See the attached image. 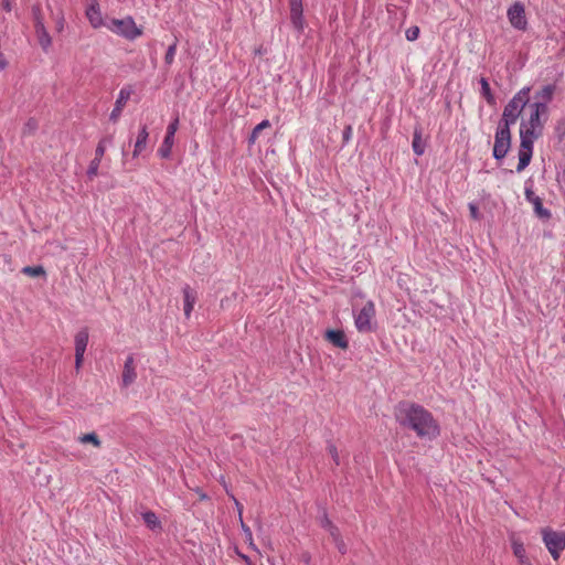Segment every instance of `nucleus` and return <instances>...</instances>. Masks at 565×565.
Returning <instances> with one entry per match:
<instances>
[{
	"mask_svg": "<svg viewBox=\"0 0 565 565\" xmlns=\"http://www.w3.org/2000/svg\"><path fill=\"white\" fill-rule=\"evenodd\" d=\"M394 415L402 427L415 431L418 438L433 440L440 434V427L433 414L419 404L399 402Z\"/></svg>",
	"mask_w": 565,
	"mask_h": 565,
	"instance_id": "1",
	"label": "nucleus"
},
{
	"mask_svg": "<svg viewBox=\"0 0 565 565\" xmlns=\"http://www.w3.org/2000/svg\"><path fill=\"white\" fill-rule=\"evenodd\" d=\"M530 87H523L519 90L512 99L505 105L502 114V118L499 121V126L511 128L520 117L522 110L529 103Z\"/></svg>",
	"mask_w": 565,
	"mask_h": 565,
	"instance_id": "2",
	"label": "nucleus"
},
{
	"mask_svg": "<svg viewBox=\"0 0 565 565\" xmlns=\"http://www.w3.org/2000/svg\"><path fill=\"white\" fill-rule=\"evenodd\" d=\"M539 136L540 134H533L532 129H525L524 121L521 122L518 172L523 171L530 164L533 154V143Z\"/></svg>",
	"mask_w": 565,
	"mask_h": 565,
	"instance_id": "3",
	"label": "nucleus"
},
{
	"mask_svg": "<svg viewBox=\"0 0 565 565\" xmlns=\"http://www.w3.org/2000/svg\"><path fill=\"white\" fill-rule=\"evenodd\" d=\"M107 26L111 32L130 41L142 34V30L136 25L131 17L113 19Z\"/></svg>",
	"mask_w": 565,
	"mask_h": 565,
	"instance_id": "4",
	"label": "nucleus"
},
{
	"mask_svg": "<svg viewBox=\"0 0 565 565\" xmlns=\"http://www.w3.org/2000/svg\"><path fill=\"white\" fill-rule=\"evenodd\" d=\"M542 539L553 559L557 561L565 548V532L546 527L542 530Z\"/></svg>",
	"mask_w": 565,
	"mask_h": 565,
	"instance_id": "5",
	"label": "nucleus"
},
{
	"mask_svg": "<svg viewBox=\"0 0 565 565\" xmlns=\"http://www.w3.org/2000/svg\"><path fill=\"white\" fill-rule=\"evenodd\" d=\"M375 305L372 300L364 303L361 310L354 316V323L359 332L369 333L374 331Z\"/></svg>",
	"mask_w": 565,
	"mask_h": 565,
	"instance_id": "6",
	"label": "nucleus"
},
{
	"mask_svg": "<svg viewBox=\"0 0 565 565\" xmlns=\"http://www.w3.org/2000/svg\"><path fill=\"white\" fill-rule=\"evenodd\" d=\"M511 129L498 125L492 152L495 160H502L508 154L511 148Z\"/></svg>",
	"mask_w": 565,
	"mask_h": 565,
	"instance_id": "7",
	"label": "nucleus"
},
{
	"mask_svg": "<svg viewBox=\"0 0 565 565\" xmlns=\"http://www.w3.org/2000/svg\"><path fill=\"white\" fill-rule=\"evenodd\" d=\"M508 19L511 25L518 30L524 31L527 26V21L525 18V9L521 2L513 3L508 9Z\"/></svg>",
	"mask_w": 565,
	"mask_h": 565,
	"instance_id": "8",
	"label": "nucleus"
},
{
	"mask_svg": "<svg viewBox=\"0 0 565 565\" xmlns=\"http://www.w3.org/2000/svg\"><path fill=\"white\" fill-rule=\"evenodd\" d=\"M530 107L531 114L527 122H525V129H532L533 134H541L542 124L540 116L542 113L547 111V106H544V103H533Z\"/></svg>",
	"mask_w": 565,
	"mask_h": 565,
	"instance_id": "9",
	"label": "nucleus"
},
{
	"mask_svg": "<svg viewBox=\"0 0 565 565\" xmlns=\"http://www.w3.org/2000/svg\"><path fill=\"white\" fill-rule=\"evenodd\" d=\"M178 126H179V119L175 118L173 121H171L169 124V126L167 128V132H166L163 142L160 146V148L158 149V154L163 159L169 158L171 154V149H172V146L174 142V135H175V131L178 130Z\"/></svg>",
	"mask_w": 565,
	"mask_h": 565,
	"instance_id": "10",
	"label": "nucleus"
},
{
	"mask_svg": "<svg viewBox=\"0 0 565 565\" xmlns=\"http://www.w3.org/2000/svg\"><path fill=\"white\" fill-rule=\"evenodd\" d=\"M88 338V330L86 328L79 330L75 335V367L77 370L82 366Z\"/></svg>",
	"mask_w": 565,
	"mask_h": 565,
	"instance_id": "11",
	"label": "nucleus"
},
{
	"mask_svg": "<svg viewBox=\"0 0 565 565\" xmlns=\"http://www.w3.org/2000/svg\"><path fill=\"white\" fill-rule=\"evenodd\" d=\"M132 93H134V89L131 86H126L120 89L118 97L115 102V107L109 115L110 121L116 122L119 119V117L122 113V109L125 108V106H126L127 102L129 100Z\"/></svg>",
	"mask_w": 565,
	"mask_h": 565,
	"instance_id": "12",
	"label": "nucleus"
},
{
	"mask_svg": "<svg viewBox=\"0 0 565 565\" xmlns=\"http://www.w3.org/2000/svg\"><path fill=\"white\" fill-rule=\"evenodd\" d=\"M290 7V21L292 26L302 32L305 29L302 0H289Z\"/></svg>",
	"mask_w": 565,
	"mask_h": 565,
	"instance_id": "13",
	"label": "nucleus"
},
{
	"mask_svg": "<svg viewBox=\"0 0 565 565\" xmlns=\"http://www.w3.org/2000/svg\"><path fill=\"white\" fill-rule=\"evenodd\" d=\"M324 339L335 348L343 350L349 348V341L343 330L328 329Z\"/></svg>",
	"mask_w": 565,
	"mask_h": 565,
	"instance_id": "14",
	"label": "nucleus"
},
{
	"mask_svg": "<svg viewBox=\"0 0 565 565\" xmlns=\"http://www.w3.org/2000/svg\"><path fill=\"white\" fill-rule=\"evenodd\" d=\"M525 198L530 203L533 204L534 211L537 216L545 220L551 218V212L543 206L542 200L537 195H535V193L530 188L525 189Z\"/></svg>",
	"mask_w": 565,
	"mask_h": 565,
	"instance_id": "15",
	"label": "nucleus"
},
{
	"mask_svg": "<svg viewBox=\"0 0 565 565\" xmlns=\"http://www.w3.org/2000/svg\"><path fill=\"white\" fill-rule=\"evenodd\" d=\"M137 379V372H136V365H135V359L134 355H128L122 370V386L128 387L131 385L135 380Z\"/></svg>",
	"mask_w": 565,
	"mask_h": 565,
	"instance_id": "16",
	"label": "nucleus"
},
{
	"mask_svg": "<svg viewBox=\"0 0 565 565\" xmlns=\"http://www.w3.org/2000/svg\"><path fill=\"white\" fill-rule=\"evenodd\" d=\"M183 291V310L184 316L189 318L193 310V307L196 302V291L192 289L189 285H185L182 289Z\"/></svg>",
	"mask_w": 565,
	"mask_h": 565,
	"instance_id": "17",
	"label": "nucleus"
},
{
	"mask_svg": "<svg viewBox=\"0 0 565 565\" xmlns=\"http://www.w3.org/2000/svg\"><path fill=\"white\" fill-rule=\"evenodd\" d=\"M86 17L92 24L93 28L97 29L103 24V18L99 10V4L97 0H94V3H92L87 10H86Z\"/></svg>",
	"mask_w": 565,
	"mask_h": 565,
	"instance_id": "18",
	"label": "nucleus"
},
{
	"mask_svg": "<svg viewBox=\"0 0 565 565\" xmlns=\"http://www.w3.org/2000/svg\"><path fill=\"white\" fill-rule=\"evenodd\" d=\"M34 29L39 44L44 51H47L52 44V39L44 26V22H39L38 25L34 26Z\"/></svg>",
	"mask_w": 565,
	"mask_h": 565,
	"instance_id": "19",
	"label": "nucleus"
},
{
	"mask_svg": "<svg viewBox=\"0 0 565 565\" xmlns=\"http://www.w3.org/2000/svg\"><path fill=\"white\" fill-rule=\"evenodd\" d=\"M556 86L554 84L545 85L541 90L536 92L535 98L539 99L536 103H544L547 106L553 98Z\"/></svg>",
	"mask_w": 565,
	"mask_h": 565,
	"instance_id": "20",
	"label": "nucleus"
},
{
	"mask_svg": "<svg viewBox=\"0 0 565 565\" xmlns=\"http://www.w3.org/2000/svg\"><path fill=\"white\" fill-rule=\"evenodd\" d=\"M422 132H423V129H422V127L418 126L415 128L414 135H413L412 147H413V151L417 156H422L425 152V143L422 139Z\"/></svg>",
	"mask_w": 565,
	"mask_h": 565,
	"instance_id": "21",
	"label": "nucleus"
},
{
	"mask_svg": "<svg viewBox=\"0 0 565 565\" xmlns=\"http://www.w3.org/2000/svg\"><path fill=\"white\" fill-rule=\"evenodd\" d=\"M149 134L147 125H143L138 134L135 149H134V157H137L146 147L147 140H148Z\"/></svg>",
	"mask_w": 565,
	"mask_h": 565,
	"instance_id": "22",
	"label": "nucleus"
},
{
	"mask_svg": "<svg viewBox=\"0 0 565 565\" xmlns=\"http://www.w3.org/2000/svg\"><path fill=\"white\" fill-rule=\"evenodd\" d=\"M142 520L146 523V525L152 531L161 529V522L158 519L157 514L152 511H147L142 513Z\"/></svg>",
	"mask_w": 565,
	"mask_h": 565,
	"instance_id": "23",
	"label": "nucleus"
},
{
	"mask_svg": "<svg viewBox=\"0 0 565 565\" xmlns=\"http://www.w3.org/2000/svg\"><path fill=\"white\" fill-rule=\"evenodd\" d=\"M480 85H481V95L484 97L487 103L491 106L495 105V97L491 92V88H490V85H489L487 78L481 77Z\"/></svg>",
	"mask_w": 565,
	"mask_h": 565,
	"instance_id": "24",
	"label": "nucleus"
},
{
	"mask_svg": "<svg viewBox=\"0 0 565 565\" xmlns=\"http://www.w3.org/2000/svg\"><path fill=\"white\" fill-rule=\"evenodd\" d=\"M270 126H271V124L267 119H265V120L260 121L258 125H256L254 127V129L252 130V134L248 137V143L254 145L255 141L257 140L260 131H263L265 128H269Z\"/></svg>",
	"mask_w": 565,
	"mask_h": 565,
	"instance_id": "25",
	"label": "nucleus"
},
{
	"mask_svg": "<svg viewBox=\"0 0 565 565\" xmlns=\"http://www.w3.org/2000/svg\"><path fill=\"white\" fill-rule=\"evenodd\" d=\"M24 275L30 277H45L46 271L43 266H25L21 270Z\"/></svg>",
	"mask_w": 565,
	"mask_h": 565,
	"instance_id": "26",
	"label": "nucleus"
},
{
	"mask_svg": "<svg viewBox=\"0 0 565 565\" xmlns=\"http://www.w3.org/2000/svg\"><path fill=\"white\" fill-rule=\"evenodd\" d=\"M78 440L82 444H93L97 448H99L102 445V441L96 433L84 434L78 437Z\"/></svg>",
	"mask_w": 565,
	"mask_h": 565,
	"instance_id": "27",
	"label": "nucleus"
},
{
	"mask_svg": "<svg viewBox=\"0 0 565 565\" xmlns=\"http://www.w3.org/2000/svg\"><path fill=\"white\" fill-rule=\"evenodd\" d=\"M111 141H113L111 136L103 138L96 147L95 158H98V160H102L103 156L105 154L106 143H111Z\"/></svg>",
	"mask_w": 565,
	"mask_h": 565,
	"instance_id": "28",
	"label": "nucleus"
},
{
	"mask_svg": "<svg viewBox=\"0 0 565 565\" xmlns=\"http://www.w3.org/2000/svg\"><path fill=\"white\" fill-rule=\"evenodd\" d=\"M177 45H178V40L174 39V41L168 46V50L164 55V63L167 65H171L173 63L174 56L177 53Z\"/></svg>",
	"mask_w": 565,
	"mask_h": 565,
	"instance_id": "29",
	"label": "nucleus"
},
{
	"mask_svg": "<svg viewBox=\"0 0 565 565\" xmlns=\"http://www.w3.org/2000/svg\"><path fill=\"white\" fill-rule=\"evenodd\" d=\"M512 548H513V553L518 557V559L526 557L525 547L522 542L513 540Z\"/></svg>",
	"mask_w": 565,
	"mask_h": 565,
	"instance_id": "30",
	"label": "nucleus"
},
{
	"mask_svg": "<svg viewBox=\"0 0 565 565\" xmlns=\"http://www.w3.org/2000/svg\"><path fill=\"white\" fill-rule=\"evenodd\" d=\"M99 163H100V160H98V158H94L89 166H88V169H87V177L89 179H93L94 177L97 175L98 173V168H99Z\"/></svg>",
	"mask_w": 565,
	"mask_h": 565,
	"instance_id": "31",
	"label": "nucleus"
},
{
	"mask_svg": "<svg viewBox=\"0 0 565 565\" xmlns=\"http://www.w3.org/2000/svg\"><path fill=\"white\" fill-rule=\"evenodd\" d=\"M32 18H33L34 26H36L39 22H43L42 10L39 4H34L32 7Z\"/></svg>",
	"mask_w": 565,
	"mask_h": 565,
	"instance_id": "32",
	"label": "nucleus"
},
{
	"mask_svg": "<svg viewBox=\"0 0 565 565\" xmlns=\"http://www.w3.org/2000/svg\"><path fill=\"white\" fill-rule=\"evenodd\" d=\"M419 32H420V31H419V28H418V26H416V25H413V26L408 28V29L406 30V32H405L406 39H407L408 41H415V40H417V39H418V36H419Z\"/></svg>",
	"mask_w": 565,
	"mask_h": 565,
	"instance_id": "33",
	"label": "nucleus"
},
{
	"mask_svg": "<svg viewBox=\"0 0 565 565\" xmlns=\"http://www.w3.org/2000/svg\"><path fill=\"white\" fill-rule=\"evenodd\" d=\"M327 449H328V452L330 454V456L332 457L334 463L337 466L340 465L339 454H338L337 447L333 444H329Z\"/></svg>",
	"mask_w": 565,
	"mask_h": 565,
	"instance_id": "34",
	"label": "nucleus"
},
{
	"mask_svg": "<svg viewBox=\"0 0 565 565\" xmlns=\"http://www.w3.org/2000/svg\"><path fill=\"white\" fill-rule=\"evenodd\" d=\"M352 126L351 125H347L343 129V132H342V140H343V145H347L349 143V141L351 140V137H352Z\"/></svg>",
	"mask_w": 565,
	"mask_h": 565,
	"instance_id": "35",
	"label": "nucleus"
},
{
	"mask_svg": "<svg viewBox=\"0 0 565 565\" xmlns=\"http://www.w3.org/2000/svg\"><path fill=\"white\" fill-rule=\"evenodd\" d=\"M469 211H470V216L473 220H476V221L480 220L481 214H480L479 209H478V206L476 204L469 203Z\"/></svg>",
	"mask_w": 565,
	"mask_h": 565,
	"instance_id": "36",
	"label": "nucleus"
},
{
	"mask_svg": "<svg viewBox=\"0 0 565 565\" xmlns=\"http://www.w3.org/2000/svg\"><path fill=\"white\" fill-rule=\"evenodd\" d=\"M333 543L341 554L347 553L348 548L342 537L334 540Z\"/></svg>",
	"mask_w": 565,
	"mask_h": 565,
	"instance_id": "37",
	"label": "nucleus"
},
{
	"mask_svg": "<svg viewBox=\"0 0 565 565\" xmlns=\"http://www.w3.org/2000/svg\"><path fill=\"white\" fill-rule=\"evenodd\" d=\"M320 525L327 531L333 525L331 520L328 518L327 513L323 512V515L320 519Z\"/></svg>",
	"mask_w": 565,
	"mask_h": 565,
	"instance_id": "38",
	"label": "nucleus"
},
{
	"mask_svg": "<svg viewBox=\"0 0 565 565\" xmlns=\"http://www.w3.org/2000/svg\"><path fill=\"white\" fill-rule=\"evenodd\" d=\"M328 532L330 533L332 541L341 537L340 531L334 524L328 530Z\"/></svg>",
	"mask_w": 565,
	"mask_h": 565,
	"instance_id": "39",
	"label": "nucleus"
},
{
	"mask_svg": "<svg viewBox=\"0 0 565 565\" xmlns=\"http://www.w3.org/2000/svg\"><path fill=\"white\" fill-rule=\"evenodd\" d=\"M241 524H242V529H243L246 537L252 540V531H250V529L247 525H245V523L243 522L242 519H241Z\"/></svg>",
	"mask_w": 565,
	"mask_h": 565,
	"instance_id": "40",
	"label": "nucleus"
},
{
	"mask_svg": "<svg viewBox=\"0 0 565 565\" xmlns=\"http://www.w3.org/2000/svg\"><path fill=\"white\" fill-rule=\"evenodd\" d=\"M519 564H520V565H532V564H531V562H530V559L527 558V556H526V557H524V558H520V559H519Z\"/></svg>",
	"mask_w": 565,
	"mask_h": 565,
	"instance_id": "41",
	"label": "nucleus"
},
{
	"mask_svg": "<svg viewBox=\"0 0 565 565\" xmlns=\"http://www.w3.org/2000/svg\"><path fill=\"white\" fill-rule=\"evenodd\" d=\"M26 127H28L30 130H34V129L36 128L35 122H34V121H32V120H29V121H28Z\"/></svg>",
	"mask_w": 565,
	"mask_h": 565,
	"instance_id": "42",
	"label": "nucleus"
},
{
	"mask_svg": "<svg viewBox=\"0 0 565 565\" xmlns=\"http://www.w3.org/2000/svg\"><path fill=\"white\" fill-rule=\"evenodd\" d=\"M3 8H4V10H7V11H10V10H11V6H10L9 0H4V1H3Z\"/></svg>",
	"mask_w": 565,
	"mask_h": 565,
	"instance_id": "43",
	"label": "nucleus"
},
{
	"mask_svg": "<svg viewBox=\"0 0 565 565\" xmlns=\"http://www.w3.org/2000/svg\"><path fill=\"white\" fill-rule=\"evenodd\" d=\"M235 505H236V509H238L239 514H242V505L237 500H235ZM241 518H242V515H239V519Z\"/></svg>",
	"mask_w": 565,
	"mask_h": 565,
	"instance_id": "44",
	"label": "nucleus"
},
{
	"mask_svg": "<svg viewBox=\"0 0 565 565\" xmlns=\"http://www.w3.org/2000/svg\"><path fill=\"white\" fill-rule=\"evenodd\" d=\"M243 561L247 562V564H252L248 556L242 555Z\"/></svg>",
	"mask_w": 565,
	"mask_h": 565,
	"instance_id": "45",
	"label": "nucleus"
},
{
	"mask_svg": "<svg viewBox=\"0 0 565 565\" xmlns=\"http://www.w3.org/2000/svg\"><path fill=\"white\" fill-rule=\"evenodd\" d=\"M248 565H252V564H248Z\"/></svg>",
	"mask_w": 565,
	"mask_h": 565,
	"instance_id": "46",
	"label": "nucleus"
}]
</instances>
